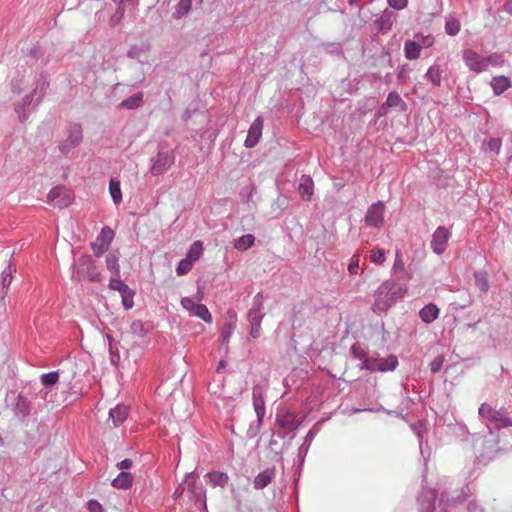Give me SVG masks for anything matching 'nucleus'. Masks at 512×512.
<instances>
[{"label": "nucleus", "mask_w": 512, "mask_h": 512, "mask_svg": "<svg viewBox=\"0 0 512 512\" xmlns=\"http://www.w3.org/2000/svg\"><path fill=\"white\" fill-rule=\"evenodd\" d=\"M405 283L388 279L374 292L372 310L376 314L386 313L395 303L401 301L407 294Z\"/></svg>", "instance_id": "obj_1"}, {"label": "nucleus", "mask_w": 512, "mask_h": 512, "mask_svg": "<svg viewBox=\"0 0 512 512\" xmlns=\"http://www.w3.org/2000/svg\"><path fill=\"white\" fill-rule=\"evenodd\" d=\"M175 162V153L169 148L167 142L158 144L157 154L150 158V172L154 176L165 173Z\"/></svg>", "instance_id": "obj_2"}, {"label": "nucleus", "mask_w": 512, "mask_h": 512, "mask_svg": "<svg viewBox=\"0 0 512 512\" xmlns=\"http://www.w3.org/2000/svg\"><path fill=\"white\" fill-rule=\"evenodd\" d=\"M264 309V296L263 292H258L252 301V307L247 313V320L250 323L249 335L252 338H258L261 335V323L265 316Z\"/></svg>", "instance_id": "obj_3"}, {"label": "nucleus", "mask_w": 512, "mask_h": 512, "mask_svg": "<svg viewBox=\"0 0 512 512\" xmlns=\"http://www.w3.org/2000/svg\"><path fill=\"white\" fill-rule=\"evenodd\" d=\"M478 413L481 418L492 423L497 429L512 426V418L509 417L505 409L496 410L491 405L483 403L479 407Z\"/></svg>", "instance_id": "obj_4"}, {"label": "nucleus", "mask_w": 512, "mask_h": 512, "mask_svg": "<svg viewBox=\"0 0 512 512\" xmlns=\"http://www.w3.org/2000/svg\"><path fill=\"white\" fill-rule=\"evenodd\" d=\"M398 364L397 356L391 354L387 358L372 357L371 359H366L365 368L370 372L386 373L394 371Z\"/></svg>", "instance_id": "obj_5"}, {"label": "nucleus", "mask_w": 512, "mask_h": 512, "mask_svg": "<svg viewBox=\"0 0 512 512\" xmlns=\"http://www.w3.org/2000/svg\"><path fill=\"white\" fill-rule=\"evenodd\" d=\"M184 484L191 498L206 507V489L204 485L198 481V476L195 472L186 474Z\"/></svg>", "instance_id": "obj_6"}, {"label": "nucleus", "mask_w": 512, "mask_h": 512, "mask_svg": "<svg viewBox=\"0 0 512 512\" xmlns=\"http://www.w3.org/2000/svg\"><path fill=\"white\" fill-rule=\"evenodd\" d=\"M47 199L49 203L62 209L73 202L74 194L71 189L65 186H56L49 191Z\"/></svg>", "instance_id": "obj_7"}, {"label": "nucleus", "mask_w": 512, "mask_h": 512, "mask_svg": "<svg viewBox=\"0 0 512 512\" xmlns=\"http://www.w3.org/2000/svg\"><path fill=\"white\" fill-rule=\"evenodd\" d=\"M437 491L430 487H422L416 497L418 512L436 511Z\"/></svg>", "instance_id": "obj_8"}, {"label": "nucleus", "mask_w": 512, "mask_h": 512, "mask_svg": "<svg viewBox=\"0 0 512 512\" xmlns=\"http://www.w3.org/2000/svg\"><path fill=\"white\" fill-rule=\"evenodd\" d=\"M276 424L284 430H287L288 433H291L289 438L290 440L296 436V431L299 427V422L294 413L290 411H282L277 412L276 414ZM280 438H284L286 434H278Z\"/></svg>", "instance_id": "obj_9"}, {"label": "nucleus", "mask_w": 512, "mask_h": 512, "mask_svg": "<svg viewBox=\"0 0 512 512\" xmlns=\"http://www.w3.org/2000/svg\"><path fill=\"white\" fill-rule=\"evenodd\" d=\"M83 138V131L80 124H71L68 128L67 138L59 145V149L63 154H68L72 149L77 147Z\"/></svg>", "instance_id": "obj_10"}, {"label": "nucleus", "mask_w": 512, "mask_h": 512, "mask_svg": "<svg viewBox=\"0 0 512 512\" xmlns=\"http://www.w3.org/2000/svg\"><path fill=\"white\" fill-rule=\"evenodd\" d=\"M450 237L451 233L445 226L437 227L430 242L432 251L437 255H442L447 248Z\"/></svg>", "instance_id": "obj_11"}, {"label": "nucleus", "mask_w": 512, "mask_h": 512, "mask_svg": "<svg viewBox=\"0 0 512 512\" xmlns=\"http://www.w3.org/2000/svg\"><path fill=\"white\" fill-rule=\"evenodd\" d=\"M181 305L184 309L189 311L191 315L202 319L206 323L212 322L211 313L204 304L197 303L192 298L185 297L182 298Z\"/></svg>", "instance_id": "obj_12"}, {"label": "nucleus", "mask_w": 512, "mask_h": 512, "mask_svg": "<svg viewBox=\"0 0 512 512\" xmlns=\"http://www.w3.org/2000/svg\"><path fill=\"white\" fill-rule=\"evenodd\" d=\"M385 206L382 201L373 203L365 215V224L368 227H380L384 222Z\"/></svg>", "instance_id": "obj_13"}, {"label": "nucleus", "mask_w": 512, "mask_h": 512, "mask_svg": "<svg viewBox=\"0 0 512 512\" xmlns=\"http://www.w3.org/2000/svg\"><path fill=\"white\" fill-rule=\"evenodd\" d=\"M253 407L257 416L258 426L262 425L265 416V401L264 390L260 385H255L252 388Z\"/></svg>", "instance_id": "obj_14"}, {"label": "nucleus", "mask_w": 512, "mask_h": 512, "mask_svg": "<svg viewBox=\"0 0 512 512\" xmlns=\"http://www.w3.org/2000/svg\"><path fill=\"white\" fill-rule=\"evenodd\" d=\"M397 19V14L389 9H385L377 18L374 20V26L379 33H387L393 27L394 22Z\"/></svg>", "instance_id": "obj_15"}, {"label": "nucleus", "mask_w": 512, "mask_h": 512, "mask_svg": "<svg viewBox=\"0 0 512 512\" xmlns=\"http://www.w3.org/2000/svg\"><path fill=\"white\" fill-rule=\"evenodd\" d=\"M463 60L471 71L476 73L485 71L484 57L475 52L474 50H464Z\"/></svg>", "instance_id": "obj_16"}, {"label": "nucleus", "mask_w": 512, "mask_h": 512, "mask_svg": "<svg viewBox=\"0 0 512 512\" xmlns=\"http://www.w3.org/2000/svg\"><path fill=\"white\" fill-rule=\"evenodd\" d=\"M263 130V120L261 117H257L249 127L248 134L246 140L244 142L245 147L253 148L255 147L261 136Z\"/></svg>", "instance_id": "obj_17"}, {"label": "nucleus", "mask_w": 512, "mask_h": 512, "mask_svg": "<svg viewBox=\"0 0 512 512\" xmlns=\"http://www.w3.org/2000/svg\"><path fill=\"white\" fill-rule=\"evenodd\" d=\"M32 405L31 402L22 394H18V396L15 399V403L13 406V413L14 415L24 420L31 414Z\"/></svg>", "instance_id": "obj_18"}, {"label": "nucleus", "mask_w": 512, "mask_h": 512, "mask_svg": "<svg viewBox=\"0 0 512 512\" xmlns=\"http://www.w3.org/2000/svg\"><path fill=\"white\" fill-rule=\"evenodd\" d=\"M394 107H399L401 111H405L407 107L400 94L396 91H392L388 94L386 101L381 105L379 109V114L385 115L389 108Z\"/></svg>", "instance_id": "obj_19"}, {"label": "nucleus", "mask_w": 512, "mask_h": 512, "mask_svg": "<svg viewBox=\"0 0 512 512\" xmlns=\"http://www.w3.org/2000/svg\"><path fill=\"white\" fill-rule=\"evenodd\" d=\"M73 280L77 282L81 281H90V282H99L101 280V274L97 271L95 265L91 267H86L84 269H77L73 275Z\"/></svg>", "instance_id": "obj_20"}, {"label": "nucleus", "mask_w": 512, "mask_h": 512, "mask_svg": "<svg viewBox=\"0 0 512 512\" xmlns=\"http://www.w3.org/2000/svg\"><path fill=\"white\" fill-rule=\"evenodd\" d=\"M469 495L470 490L468 486L463 487L462 490L458 492L457 495L455 496H449V494L446 491H443L440 496V502H444L447 507H451L462 503L469 497Z\"/></svg>", "instance_id": "obj_21"}, {"label": "nucleus", "mask_w": 512, "mask_h": 512, "mask_svg": "<svg viewBox=\"0 0 512 512\" xmlns=\"http://www.w3.org/2000/svg\"><path fill=\"white\" fill-rule=\"evenodd\" d=\"M392 270L397 278L396 281H408L411 278L410 273L405 268V263L403 261L402 254L399 250L396 251L395 261Z\"/></svg>", "instance_id": "obj_22"}, {"label": "nucleus", "mask_w": 512, "mask_h": 512, "mask_svg": "<svg viewBox=\"0 0 512 512\" xmlns=\"http://www.w3.org/2000/svg\"><path fill=\"white\" fill-rule=\"evenodd\" d=\"M314 183L310 176L302 175L298 187V191L301 195V198L304 201H310L313 195Z\"/></svg>", "instance_id": "obj_23"}, {"label": "nucleus", "mask_w": 512, "mask_h": 512, "mask_svg": "<svg viewBox=\"0 0 512 512\" xmlns=\"http://www.w3.org/2000/svg\"><path fill=\"white\" fill-rule=\"evenodd\" d=\"M439 313L440 309L434 303H429L420 309L419 317L424 323L430 324L439 317Z\"/></svg>", "instance_id": "obj_24"}, {"label": "nucleus", "mask_w": 512, "mask_h": 512, "mask_svg": "<svg viewBox=\"0 0 512 512\" xmlns=\"http://www.w3.org/2000/svg\"><path fill=\"white\" fill-rule=\"evenodd\" d=\"M275 477V469L268 468L261 473H259L253 481L254 488L257 490L264 489L267 487L272 479Z\"/></svg>", "instance_id": "obj_25"}, {"label": "nucleus", "mask_w": 512, "mask_h": 512, "mask_svg": "<svg viewBox=\"0 0 512 512\" xmlns=\"http://www.w3.org/2000/svg\"><path fill=\"white\" fill-rule=\"evenodd\" d=\"M208 479V483L212 487H222L224 488L229 482V476L225 472L221 471H212L205 475Z\"/></svg>", "instance_id": "obj_26"}, {"label": "nucleus", "mask_w": 512, "mask_h": 512, "mask_svg": "<svg viewBox=\"0 0 512 512\" xmlns=\"http://www.w3.org/2000/svg\"><path fill=\"white\" fill-rule=\"evenodd\" d=\"M129 409L125 405H117L109 412V419L112 420L114 426H120L127 418Z\"/></svg>", "instance_id": "obj_27"}, {"label": "nucleus", "mask_w": 512, "mask_h": 512, "mask_svg": "<svg viewBox=\"0 0 512 512\" xmlns=\"http://www.w3.org/2000/svg\"><path fill=\"white\" fill-rule=\"evenodd\" d=\"M133 484V476L131 473L121 471L116 478L111 482L112 487L116 489L126 490L129 489Z\"/></svg>", "instance_id": "obj_28"}, {"label": "nucleus", "mask_w": 512, "mask_h": 512, "mask_svg": "<svg viewBox=\"0 0 512 512\" xmlns=\"http://www.w3.org/2000/svg\"><path fill=\"white\" fill-rule=\"evenodd\" d=\"M422 45L414 40L407 39L404 43V55L408 60H416L420 57Z\"/></svg>", "instance_id": "obj_29"}, {"label": "nucleus", "mask_w": 512, "mask_h": 512, "mask_svg": "<svg viewBox=\"0 0 512 512\" xmlns=\"http://www.w3.org/2000/svg\"><path fill=\"white\" fill-rule=\"evenodd\" d=\"M317 434V430L313 427L312 429H310L305 438H304V442L302 443V445L299 447L298 449V458L300 460V462H304L305 460V457L309 451V448H310V445L311 443L313 442L315 436Z\"/></svg>", "instance_id": "obj_30"}, {"label": "nucleus", "mask_w": 512, "mask_h": 512, "mask_svg": "<svg viewBox=\"0 0 512 512\" xmlns=\"http://www.w3.org/2000/svg\"><path fill=\"white\" fill-rule=\"evenodd\" d=\"M510 86L511 82L505 76H496L491 80V87L495 95L503 94Z\"/></svg>", "instance_id": "obj_31"}, {"label": "nucleus", "mask_w": 512, "mask_h": 512, "mask_svg": "<svg viewBox=\"0 0 512 512\" xmlns=\"http://www.w3.org/2000/svg\"><path fill=\"white\" fill-rule=\"evenodd\" d=\"M143 93L137 92L133 94L132 96L124 99L120 103V108L127 109V110H133L141 107L143 105Z\"/></svg>", "instance_id": "obj_32"}, {"label": "nucleus", "mask_w": 512, "mask_h": 512, "mask_svg": "<svg viewBox=\"0 0 512 512\" xmlns=\"http://www.w3.org/2000/svg\"><path fill=\"white\" fill-rule=\"evenodd\" d=\"M38 89H39V85H37V87L34 89V91L31 93V94H28L26 95L23 99H22V103L21 104H18L16 107H15V112L17 113L18 115V118L21 122H24L26 121L27 119V115L25 114V107L29 106L31 103H32V100H33V96L35 94H37L38 92Z\"/></svg>", "instance_id": "obj_33"}, {"label": "nucleus", "mask_w": 512, "mask_h": 512, "mask_svg": "<svg viewBox=\"0 0 512 512\" xmlns=\"http://www.w3.org/2000/svg\"><path fill=\"white\" fill-rule=\"evenodd\" d=\"M424 77L434 87H439L441 85L442 71L438 65H433L427 70Z\"/></svg>", "instance_id": "obj_34"}, {"label": "nucleus", "mask_w": 512, "mask_h": 512, "mask_svg": "<svg viewBox=\"0 0 512 512\" xmlns=\"http://www.w3.org/2000/svg\"><path fill=\"white\" fill-rule=\"evenodd\" d=\"M231 313V321L226 322L221 330V337H222V343L227 344L229 342V339L235 329L236 325V314L234 312Z\"/></svg>", "instance_id": "obj_35"}, {"label": "nucleus", "mask_w": 512, "mask_h": 512, "mask_svg": "<svg viewBox=\"0 0 512 512\" xmlns=\"http://www.w3.org/2000/svg\"><path fill=\"white\" fill-rule=\"evenodd\" d=\"M350 352L355 359H358L361 361V364L359 365V369L366 370V368H365L366 359H371L372 357L367 356L366 351L358 343H355L351 346Z\"/></svg>", "instance_id": "obj_36"}, {"label": "nucleus", "mask_w": 512, "mask_h": 512, "mask_svg": "<svg viewBox=\"0 0 512 512\" xmlns=\"http://www.w3.org/2000/svg\"><path fill=\"white\" fill-rule=\"evenodd\" d=\"M475 285L477 288L483 292L486 293L489 290V280H488V274L486 271H476L473 274Z\"/></svg>", "instance_id": "obj_37"}, {"label": "nucleus", "mask_w": 512, "mask_h": 512, "mask_svg": "<svg viewBox=\"0 0 512 512\" xmlns=\"http://www.w3.org/2000/svg\"><path fill=\"white\" fill-rule=\"evenodd\" d=\"M254 242L255 237L253 234H245L235 240L234 247L237 250L245 251L252 247L254 245Z\"/></svg>", "instance_id": "obj_38"}, {"label": "nucleus", "mask_w": 512, "mask_h": 512, "mask_svg": "<svg viewBox=\"0 0 512 512\" xmlns=\"http://www.w3.org/2000/svg\"><path fill=\"white\" fill-rule=\"evenodd\" d=\"M192 7V0H179L177 5L175 6V11L173 12L174 19H181L185 16Z\"/></svg>", "instance_id": "obj_39"}, {"label": "nucleus", "mask_w": 512, "mask_h": 512, "mask_svg": "<svg viewBox=\"0 0 512 512\" xmlns=\"http://www.w3.org/2000/svg\"><path fill=\"white\" fill-rule=\"evenodd\" d=\"M202 252H203L202 242L195 241L189 247V250H188L185 258L188 259L189 261H191L192 263H194L195 261H197L200 258Z\"/></svg>", "instance_id": "obj_40"}, {"label": "nucleus", "mask_w": 512, "mask_h": 512, "mask_svg": "<svg viewBox=\"0 0 512 512\" xmlns=\"http://www.w3.org/2000/svg\"><path fill=\"white\" fill-rule=\"evenodd\" d=\"M130 332L138 338H144L147 335L148 330L145 328V324L141 320H134L130 324Z\"/></svg>", "instance_id": "obj_41"}, {"label": "nucleus", "mask_w": 512, "mask_h": 512, "mask_svg": "<svg viewBox=\"0 0 512 512\" xmlns=\"http://www.w3.org/2000/svg\"><path fill=\"white\" fill-rule=\"evenodd\" d=\"M118 261V257L113 253H110L106 256L107 269L112 272L113 276H119L120 274V267Z\"/></svg>", "instance_id": "obj_42"}, {"label": "nucleus", "mask_w": 512, "mask_h": 512, "mask_svg": "<svg viewBox=\"0 0 512 512\" xmlns=\"http://www.w3.org/2000/svg\"><path fill=\"white\" fill-rule=\"evenodd\" d=\"M109 191L112 200L115 204H118L122 200V193L120 189V183L117 180L111 179L109 183Z\"/></svg>", "instance_id": "obj_43"}, {"label": "nucleus", "mask_w": 512, "mask_h": 512, "mask_svg": "<svg viewBox=\"0 0 512 512\" xmlns=\"http://www.w3.org/2000/svg\"><path fill=\"white\" fill-rule=\"evenodd\" d=\"M16 271V268L9 263V265L2 271L0 284L3 288L10 286L12 282V274Z\"/></svg>", "instance_id": "obj_44"}, {"label": "nucleus", "mask_w": 512, "mask_h": 512, "mask_svg": "<svg viewBox=\"0 0 512 512\" xmlns=\"http://www.w3.org/2000/svg\"><path fill=\"white\" fill-rule=\"evenodd\" d=\"M109 288L115 291H118L120 294H124V292L131 289L126 283H124L120 279L119 276H113L109 281Z\"/></svg>", "instance_id": "obj_45"}, {"label": "nucleus", "mask_w": 512, "mask_h": 512, "mask_svg": "<svg viewBox=\"0 0 512 512\" xmlns=\"http://www.w3.org/2000/svg\"><path fill=\"white\" fill-rule=\"evenodd\" d=\"M41 383L45 387H50L55 385L59 380V372L51 371L48 373H44L40 377Z\"/></svg>", "instance_id": "obj_46"}, {"label": "nucleus", "mask_w": 512, "mask_h": 512, "mask_svg": "<svg viewBox=\"0 0 512 512\" xmlns=\"http://www.w3.org/2000/svg\"><path fill=\"white\" fill-rule=\"evenodd\" d=\"M370 259H371V262H373L375 264H379V265L383 264L386 260L385 250L381 247H374L371 250Z\"/></svg>", "instance_id": "obj_47"}, {"label": "nucleus", "mask_w": 512, "mask_h": 512, "mask_svg": "<svg viewBox=\"0 0 512 512\" xmlns=\"http://www.w3.org/2000/svg\"><path fill=\"white\" fill-rule=\"evenodd\" d=\"M114 238V231L108 227L105 226L102 228L100 234L98 235L97 239H99L102 243H104L106 246H110L111 242Z\"/></svg>", "instance_id": "obj_48"}, {"label": "nucleus", "mask_w": 512, "mask_h": 512, "mask_svg": "<svg viewBox=\"0 0 512 512\" xmlns=\"http://www.w3.org/2000/svg\"><path fill=\"white\" fill-rule=\"evenodd\" d=\"M460 31V23L457 19L450 18L446 20L445 32L450 36H455Z\"/></svg>", "instance_id": "obj_49"}, {"label": "nucleus", "mask_w": 512, "mask_h": 512, "mask_svg": "<svg viewBox=\"0 0 512 512\" xmlns=\"http://www.w3.org/2000/svg\"><path fill=\"white\" fill-rule=\"evenodd\" d=\"M119 345H120L119 342H117L116 344L108 347L109 355H110V362L115 367H118L120 364V361H121Z\"/></svg>", "instance_id": "obj_50"}, {"label": "nucleus", "mask_w": 512, "mask_h": 512, "mask_svg": "<svg viewBox=\"0 0 512 512\" xmlns=\"http://www.w3.org/2000/svg\"><path fill=\"white\" fill-rule=\"evenodd\" d=\"M193 263L188 259L184 258L180 260L176 267V273L178 276L186 275L192 269Z\"/></svg>", "instance_id": "obj_51"}, {"label": "nucleus", "mask_w": 512, "mask_h": 512, "mask_svg": "<svg viewBox=\"0 0 512 512\" xmlns=\"http://www.w3.org/2000/svg\"><path fill=\"white\" fill-rule=\"evenodd\" d=\"M134 291L132 289H129L128 291L124 292V294H121L122 297V305L125 310H129L134 306Z\"/></svg>", "instance_id": "obj_52"}, {"label": "nucleus", "mask_w": 512, "mask_h": 512, "mask_svg": "<svg viewBox=\"0 0 512 512\" xmlns=\"http://www.w3.org/2000/svg\"><path fill=\"white\" fill-rule=\"evenodd\" d=\"M484 144L486 145L489 151L494 152L495 154H499L502 146V141L500 138H490L484 141Z\"/></svg>", "instance_id": "obj_53"}, {"label": "nucleus", "mask_w": 512, "mask_h": 512, "mask_svg": "<svg viewBox=\"0 0 512 512\" xmlns=\"http://www.w3.org/2000/svg\"><path fill=\"white\" fill-rule=\"evenodd\" d=\"M503 62L502 56L496 53L484 57L485 70L490 66H498Z\"/></svg>", "instance_id": "obj_54"}, {"label": "nucleus", "mask_w": 512, "mask_h": 512, "mask_svg": "<svg viewBox=\"0 0 512 512\" xmlns=\"http://www.w3.org/2000/svg\"><path fill=\"white\" fill-rule=\"evenodd\" d=\"M108 246L102 243L99 239L91 243V249L96 257H100L104 252L108 250Z\"/></svg>", "instance_id": "obj_55"}, {"label": "nucleus", "mask_w": 512, "mask_h": 512, "mask_svg": "<svg viewBox=\"0 0 512 512\" xmlns=\"http://www.w3.org/2000/svg\"><path fill=\"white\" fill-rule=\"evenodd\" d=\"M359 256L353 255L350 259V263L348 265V271L351 275L358 274L359 271Z\"/></svg>", "instance_id": "obj_56"}, {"label": "nucleus", "mask_w": 512, "mask_h": 512, "mask_svg": "<svg viewBox=\"0 0 512 512\" xmlns=\"http://www.w3.org/2000/svg\"><path fill=\"white\" fill-rule=\"evenodd\" d=\"M324 49L329 53L341 54L342 45L340 43L328 42L323 44Z\"/></svg>", "instance_id": "obj_57"}, {"label": "nucleus", "mask_w": 512, "mask_h": 512, "mask_svg": "<svg viewBox=\"0 0 512 512\" xmlns=\"http://www.w3.org/2000/svg\"><path fill=\"white\" fill-rule=\"evenodd\" d=\"M444 359L442 356H437L430 363V370L432 373H438L443 367Z\"/></svg>", "instance_id": "obj_58"}, {"label": "nucleus", "mask_w": 512, "mask_h": 512, "mask_svg": "<svg viewBox=\"0 0 512 512\" xmlns=\"http://www.w3.org/2000/svg\"><path fill=\"white\" fill-rule=\"evenodd\" d=\"M143 52L144 50L141 46L133 45L128 50L127 56L131 59H139Z\"/></svg>", "instance_id": "obj_59"}, {"label": "nucleus", "mask_w": 512, "mask_h": 512, "mask_svg": "<svg viewBox=\"0 0 512 512\" xmlns=\"http://www.w3.org/2000/svg\"><path fill=\"white\" fill-rule=\"evenodd\" d=\"M94 266V260L90 255H82L79 259V267L77 269H84L86 267Z\"/></svg>", "instance_id": "obj_60"}, {"label": "nucleus", "mask_w": 512, "mask_h": 512, "mask_svg": "<svg viewBox=\"0 0 512 512\" xmlns=\"http://www.w3.org/2000/svg\"><path fill=\"white\" fill-rule=\"evenodd\" d=\"M124 13H125V6L118 4V7H117L115 13L111 17L112 23L117 24L124 17Z\"/></svg>", "instance_id": "obj_61"}, {"label": "nucleus", "mask_w": 512, "mask_h": 512, "mask_svg": "<svg viewBox=\"0 0 512 512\" xmlns=\"http://www.w3.org/2000/svg\"><path fill=\"white\" fill-rule=\"evenodd\" d=\"M391 8L402 10L407 7L408 0H387Z\"/></svg>", "instance_id": "obj_62"}, {"label": "nucleus", "mask_w": 512, "mask_h": 512, "mask_svg": "<svg viewBox=\"0 0 512 512\" xmlns=\"http://www.w3.org/2000/svg\"><path fill=\"white\" fill-rule=\"evenodd\" d=\"M88 510L90 512H104L102 505L96 500L88 501Z\"/></svg>", "instance_id": "obj_63"}, {"label": "nucleus", "mask_w": 512, "mask_h": 512, "mask_svg": "<svg viewBox=\"0 0 512 512\" xmlns=\"http://www.w3.org/2000/svg\"><path fill=\"white\" fill-rule=\"evenodd\" d=\"M467 510L468 512H486L485 509L475 500H472L468 503Z\"/></svg>", "instance_id": "obj_64"}]
</instances>
